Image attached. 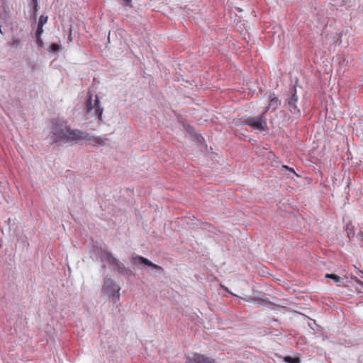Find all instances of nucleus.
Masks as SVG:
<instances>
[{
    "label": "nucleus",
    "instance_id": "nucleus-9",
    "mask_svg": "<svg viewBox=\"0 0 363 363\" xmlns=\"http://www.w3.org/2000/svg\"><path fill=\"white\" fill-rule=\"evenodd\" d=\"M280 105V100L277 97H276L274 94H271L269 96V103L268 106L266 107L265 110L264 111V114H266L269 109H272V111H276Z\"/></svg>",
    "mask_w": 363,
    "mask_h": 363
},
{
    "label": "nucleus",
    "instance_id": "nucleus-15",
    "mask_svg": "<svg viewBox=\"0 0 363 363\" xmlns=\"http://www.w3.org/2000/svg\"><path fill=\"white\" fill-rule=\"evenodd\" d=\"M123 1L125 2L126 6L132 7V4H131L132 0H123Z\"/></svg>",
    "mask_w": 363,
    "mask_h": 363
},
{
    "label": "nucleus",
    "instance_id": "nucleus-2",
    "mask_svg": "<svg viewBox=\"0 0 363 363\" xmlns=\"http://www.w3.org/2000/svg\"><path fill=\"white\" fill-rule=\"evenodd\" d=\"M85 108L86 112L96 116L99 120L102 118L104 109L100 105V101L97 95L92 99V94L89 92V98L86 101Z\"/></svg>",
    "mask_w": 363,
    "mask_h": 363
},
{
    "label": "nucleus",
    "instance_id": "nucleus-12",
    "mask_svg": "<svg viewBox=\"0 0 363 363\" xmlns=\"http://www.w3.org/2000/svg\"><path fill=\"white\" fill-rule=\"evenodd\" d=\"M106 259L112 264H117L118 259H116L113 255L110 253H107L106 255Z\"/></svg>",
    "mask_w": 363,
    "mask_h": 363
},
{
    "label": "nucleus",
    "instance_id": "nucleus-13",
    "mask_svg": "<svg viewBox=\"0 0 363 363\" xmlns=\"http://www.w3.org/2000/svg\"><path fill=\"white\" fill-rule=\"evenodd\" d=\"M48 17L47 16L41 15L39 18L38 23L39 26H44L48 21Z\"/></svg>",
    "mask_w": 363,
    "mask_h": 363
},
{
    "label": "nucleus",
    "instance_id": "nucleus-18",
    "mask_svg": "<svg viewBox=\"0 0 363 363\" xmlns=\"http://www.w3.org/2000/svg\"><path fill=\"white\" fill-rule=\"evenodd\" d=\"M36 3V0H33Z\"/></svg>",
    "mask_w": 363,
    "mask_h": 363
},
{
    "label": "nucleus",
    "instance_id": "nucleus-5",
    "mask_svg": "<svg viewBox=\"0 0 363 363\" xmlns=\"http://www.w3.org/2000/svg\"><path fill=\"white\" fill-rule=\"evenodd\" d=\"M104 289L108 295H119L120 288L111 279L105 280Z\"/></svg>",
    "mask_w": 363,
    "mask_h": 363
},
{
    "label": "nucleus",
    "instance_id": "nucleus-10",
    "mask_svg": "<svg viewBox=\"0 0 363 363\" xmlns=\"http://www.w3.org/2000/svg\"><path fill=\"white\" fill-rule=\"evenodd\" d=\"M43 26L38 25V28H37L35 34H36V38H37V40H38V43H42L40 36H41L42 33H43Z\"/></svg>",
    "mask_w": 363,
    "mask_h": 363
},
{
    "label": "nucleus",
    "instance_id": "nucleus-6",
    "mask_svg": "<svg viewBox=\"0 0 363 363\" xmlns=\"http://www.w3.org/2000/svg\"><path fill=\"white\" fill-rule=\"evenodd\" d=\"M132 261H133V264H145V265H147L148 267H152V268H154L155 269H158V270H160V271H162V269H163L160 266L157 265V264L152 263V262H150L147 258L143 257L140 256V255H136L135 257H133Z\"/></svg>",
    "mask_w": 363,
    "mask_h": 363
},
{
    "label": "nucleus",
    "instance_id": "nucleus-11",
    "mask_svg": "<svg viewBox=\"0 0 363 363\" xmlns=\"http://www.w3.org/2000/svg\"><path fill=\"white\" fill-rule=\"evenodd\" d=\"M284 361L286 363H300L299 358H295L290 356L285 357Z\"/></svg>",
    "mask_w": 363,
    "mask_h": 363
},
{
    "label": "nucleus",
    "instance_id": "nucleus-14",
    "mask_svg": "<svg viewBox=\"0 0 363 363\" xmlns=\"http://www.w3.org/2000/svg\"><path fill=\"white\" fill-rule=\"evenodd\" d=\"M59 49H60V46L56 43H52L50 45V51H52V52H57L59 50Z\"/></svg>",
    "mask_w": 363,
    "mask_h": 363
},
{
    "label": "nucleus",
    "instance_id": "nucleus-1",
    "mask_svg": "<svg viewBox=\"0 0 363 363\" xmlns=\"http://www.w3.org/2000/svg\"><path fill=\"white\" fill-rule=\"evenodd\" d=\"M51 133L55 142L77 143L82 140H89L88 135L79 130L72 129L66 121L54 119L52 121Z\"/></svg>",
    "mask_w": 363,
    "mask_h": 363
},
{
    "label": "nucleus",
    "instance_id": "nucleus-3",
    "mask_svg": "<svg viewBox=\"0 0 363 363\" xmlns=\"http://www.w3.org/2000/svg\"><path fill=\"white\" fill-rule=\"evenodd\" d=\"M244 123L250 125L255 130L259 131L267 129V119L264 112L259 117H247L244 120Z\"/></svg>",
    "mask_w": 363,
    "mask_h": 363
},
{
    "label": "nucleus",
    "instance_id": "nucleus-16",
    "mask_svg": "<svg viewBox=\"0 0 363 363\" xmlns=\"http://www.w3.org/2000/svg\"><path fill=\"white\" fill-rule=\"evenodd\" d=\"M96 144H99V145H102L104 143V140H101V139H98V141L96 143Z\"/></svg>",
    "mask_w": 363,
    "mask_h": 363
},
{
    "label": "nucleus",
    "instance_id": "nucleus-8",
    "mask_svg": "<svg viewBox=\"0 0 363 363\" xmlns=\"http://www.w3.org/2000/svg\"><path fill=\"white\" fill-rule=\"evenodd\" d=\"M325 278L331 279L339 287L345 286L347 279L346 277H340L335 274H326Z\"/></svg>",
    "mask_w": 363,
    "mask_h": 363
},
{
    "label": "nucleus",
    "instance_id": "nucleus-7",
    "mask_svg": "<svg viewBox=\"0 0 363 363\" xmlns=\"http://www.w3.org/2000/svg\"><path fill=\"white\" fill-rule=\"evenodd\" d=\"M215 360L212 358L204 357L200 354H194L192 357H188L187 363H214Z\"/></svg>",
    "mask_w": 363,
    "mask_h": 363
},
{
    "label": "nucleus",
    "instance_id": "nucleus-4",
    "mask_svg": "<svg viewBox=\"0 0 363 363\" xmlns=\"http://www.w3.org/2000/svg\"><path fill=\"white\" fill-rule=\"evenodd\" d=\"M296 89H294V93L292 96L287 101V108L291 113V115L294 118H298L301 116V111L297 108L296 103L298 101V96L296 94Z\"/></svg>",
    "mask_w": 363,
    "mask_h": 363
},
{
    "label": "nucleus",
    "instance_id": "nucleus-17",
    "mask_svg": "<svg viewBox=\"0 0 363 363\" xmlns=\"http://www.w3.org/2000/svg\"><path fill=\"white\" fill-rule=\"evenodd\" d=\"M284 168L289 169L291 172H294V169L292 168H289L287 166H284Z\"/></svg>",
    "mask_w": 363,
    "mask_h": 363
}]
</instances>
